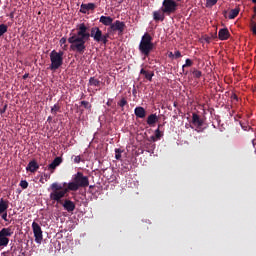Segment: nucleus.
Instances as JSON below:
<instances>
[{
	"mask_svg": "<svg viewBox=\"0 0 256 256\" xmlns=\"http://www.w3.org/2000/svg\"><path fill=\"white\" fill-rule=\"evenodd\" d=\"M253 12H254V13H256V7H255V8H253Z\"/></svg>",
	"mask_w": 256,
	"mask_h": 256,
	"instance_id": "a18cd8bd",
	"label": "nucleus"
},
{
	"mask_svg": "<svg viewBox=\"0 0 256 256\" xmlns=\"http://www.w3.org/2000/svg\"><path fill=\"white\" fill-rule=\"evenodd\" d=\"M231 99L238 100V97L236 96V94H234L231 96Z\"/></svg>",
	"mask_w": 256,
	"mask_h": 256,
	"instance_id": "37998d69",
	"label": "nucleus"
},
{
	"mask_svg": "<svg viewBox=\"0 0 256 256\" xmlns=\"http://www.w3.org/2000/svg\"><path fill=\"white\" fill-rule=\"evenodd\" d=\"M27 77H29V74H27V73L23 74V80H26Z\"/></svg>",
	"mask_w": 256,
	"mask_h": 256,
	"instance_id": "79ce46f5",
	"label": "nucleus"
},
{
	"mask_svg": "<svg viewBox=\"0 0 256 256\" xmlns=\"http://www.w3.org/2000/svg\"><path fill=\"white\" fill-rule=\"evenodd\" d=\"M105 35L101 32L99 27H86L84 23L77 26V32L69 34V50L79 55H83L86 51V42H89V39L101 40V37Z\"/></svg>",
	"mask_w": 256,
	"mask_h": 256,
	"instance_id": "f257e3e1",
	"label": "nucleus"
},
{
	"mask_svg": "<svg viewBox=\"0 0 256 256\" xmlns=\"http://www.w3.org/2000/svg\"><path fill=\"white\" fill-rule=\"evenodd\" d=\"M50 113L52 115H57V113H59V104L52 106V108H50Z\"/></svg>",
	"mask_w": 256,
	"mask_h": 256,
	"instance_id": "bb28decb",
	"label": "nucleus"
},
{
	"mask_svg": "<svg viewBox=\"0 0 256 256\" xmlns=\"http://www.w3.org/2000/svg\"><path fill=\"white\" fill-rule=\"evenodd\" d=\"M52 121V117H47V122Z\"/></svg>",
	"mask_w": 256,
	"mask_h": 256,
	"instance_id": "c03bdc74",
	"label": "nucleus"
},
{
	"mask_svg": "<svg viewBox=\"0 0 256 256\" xmlns=\"http://www.w3.org/2000/svg\"><path fill=\"white\" fill-rule=\"evenodd\" d=\"M86 187L92 188V186H89V177L84 176V173L77 172V174L72 176V182H64L62 184L55 182L50 184V201L59 203L67 193L77 192L80 188Z\"/></svg>",
	"mask_w": 256,
	"mask_h": 256,
	"instance_id": "f03ea898",
	"label": "nucleus"
},
{
	"mask_svg": "<svg viewBox=\"0 0 256 256\" xmlns=\"http://www.w3.org/2000/svg\"><path fill=\"white\" fill-rule=\"evenodd\" d=\"M167 58L179 59V58H182V53L179 51H175V53L169 52V53H167Z\"/></svg>",
	"mask_w": 256,
	"mask_h": 256,
	"instance_id": "4be33fe9",
	"label": "nucleus"
},
{
	"mask_svg": "<svg viewBox=\"0 0 256 256\" xmlns=\"http://www.w3.org/2000/svg\"><path fill=\"white\" fill-rule=\"evenodd\" d=\"M62 208H64V211H67V213H72L75 209L74 202H72V200H64Z\"/></svg>",
	"mask_w": 256,
	"mask_h": 256,
	"instance_id": "f8f14e48",
	"label": "nucleus"
},
{
	"mask_svg": "<svg viewBox=\"0 0 256 256\" xmlns=\"http://www.w3.org/2000/svg\"><path fill=\"white\" fill-rule=\"evenodd\" d=\"M192 125L197 128V132H201V127L204 125V119H201L197 113H192Z\"/></svg>",
	"mask_w": 256,
	"mask_h": 256,
	"instance_id": "1a4fd4ad",
	"label": "nucleus"
},
{
	"mask_svg": "<svg viewBox=\"0 0 256 256\" xmlns=\"http://www.w3.org/2000/svg\"><path fill=\"white\" fill-rule=\"evenodd\" d=\"M140 75H143L145 80L152 81V76H154V73L151 71H146L145 69H140Z\"/></svg>",
	"mask_w": 256,
	"mask_h": 256,
	"instance_id": "a211bd4d",
	"label": "nucleus"
},
{
	"mask_svg": "<svg viewBox=\"0 0 256 256\" xmlns=\"http://www.w3.org/2000/svg\"><path fill=\"white\" fill-rule=\"evenodd\" d=\"M253 3H256V0H251Z\"/></svg>",
	"mask_w": 256,
	"mask_h": 256,
	"instance_id": "49530a36",
	"label": "nucleus"
},
{
	"mask_svg": "<svg viewBox=\"0 0 256 256\" xmlns=\"http://www.w3.org/2000/svg\"><path fill=\"white\" fill-rule=\"evenodd\" d=\"M37 169H40V165H37V162L35 160H30V162H28V166L25 167V171H28L30 173L37 172Z\"/></svg>",
	"mask_w": 256,
	"mask_h": 256,
	"instance_id": "ddd939ff",
	"label": "nucleus"
},
{
	"mask_svg": "<svg viewBox=\"0 0 256 256\" xmlns=\"http://www.w3.org/2000/svg\"><path fill=\"white\" fill-rule=\"evenodd\" d=\"M99 23H101L104 26L113 25V23H116V21H113V18L111 16H101L99 18Z\"/></svg>",
	"mask_w": 256,
	"mask_h": 256,
	"instance_id": "4468645a",
	"label": "nucleus"
},
{
	"mask_svg": "<svg viewBox=\"0 0 256 256\" xmlns=\"http://www.w3.org/2000/svg\"><path fill=\"white\" fill-rule=\"evenodd\" d=\"M162 137V133L160 132V128L155 129V136H150V140L155 142L157 140H160V138Z\"/></svg>",
	"mask_w": 256,
	"mask_h": 256,
	"instance_id": "b1692460",
	"label": "nucleus"
},
{
	"mask_svg": "<svg viewBox=\"0 0 256 256\" xmlns=\"http://www.w3.org/2000/svg\"><path fill=\"white\" fill-rule=\"evenodd\" d=\"M219 0H206V7H212L214 5H216V2H218Z\"/></svg>",
	"mask_w": 256,
	"mask_h": 256,
	"instance_id": "c756f323",
	"label": "nucleus"
},
{
	"mask_svg": "<svg viewBox=\"0 0 256 256\" xmlns=\"http://www.w3.org/2000/svg\"><path fill=\"white\" fill-rule=\"evenodd\" d=\"M125 105H128V101L125 98H121V101H118V107L123 108Z\"/></svg>",
	"mask_w": 256,
	"mask_h": 256,
	"instance_id": "7c9ffc66",
	"label": "nucleus"
},
{
	"mask_svg": "<svg viewBox=\"0 0 256 256\" xmlns=\"http://www.w3.org/2000/svg\"><path fill=\"white\" fill-rule=\"evenodd\" d=\"M109 32H118V36L123 35V31L125 30V23L122 21L116 20L114 24H109Z\"/></svg>",
	"mask_w": 256,
	"mask_h": 256,
	"instance_id": "0eeeda50",
	"label": "nucleus"
},
{
	"mask_svg": "<svg viewBox=\"0 0 256 256\" xmlns=\"http://www.w3.org/2000/svg\"><path fill=\"white\" fill-rule=\"evenodd\" d=\"M94 42L106 45L108 43V33L102 35L100 40H94Z\"/></svg>",
	"mask_w": 256,
	"mask_h": 256,
	"instance_id": "a878e982",
	"label": "nucleus"
},
{
	"mask_svg": "<svg viewBox=\"0 0 256 256\" xmlns=\"http://www.w3.org/2000/svg\"><path fill=\"white\" fill-rule=\"evenodd\" d=\"M73 161H74V164H79L81 162V157L80 156H73Z\"/></svg>",
	"mask_w": 256,
	"mask_h": 256,
	"instance_id": "58836bf2",
	"label": "nucleus"
},
{
	"mask_svg": "<svg viewBox=\"0 0 256 256\" xmlns=\"http://www.w3.org/2000/svg\"><path fill=\"white\" fill-rule=\"evenodd\" d=\"M62 164V157H55V160H52L50 165H47V170H50V173H55V169Z\"/></svg>",
	"mask_w": 256,
	"mask_h": 256,
	"instance_id": "9d476101",
	"label": "nucleus"
},
{
	"mask_svg": "<svg viewBox=\"0 0 256 256\" xmlns=\"http://www.w3.org/2000/svg\"><path fill=\"white\" fill-rule=\"evenodd\" d=\"M10 236H13V229L10 227L8 228H2L0 231V247H6L8 246V238Z\"/></svg>",
	"mask_w": 256,
	"mask_h": 256,
	"instance_id": "423d86ee",
	"label": "nucleus"
},
{
	"mask_svg": "<svg viewBox=\"0 0 256 256\" xmlns=\"http://www.w3.org/2000/svg\"><path fill=\"white\" fill-rule=\"evenodd\" d=\"M241 11L238 8L236 9H231V11L229 12V20H233L236 19V17H238V12Z\"/></svg>",
	"mask_w": 256,
	"mask_h": 256,
	"instance_id": "393cba45",
	"label": "nucleus"
},
{
	"mask_svg": "<svg viewBox=\"0 0 256 256\" xmlns=\"http://www.w3.org/2000/svg\"><path fill=\"white\" fill-rule=\"evenodd\" d=\"M146 123H148V125H150V126L157 123V115L156 114H150V116H148V120H146Z\"/></svg>",
	"mask_w": 256,
	"mask_h": 256,
	"instance_id": "5701e85b",
	"label": "nucleus"
},
{
	"mask_svg": "<svg viewBox=\"0 0 256 256\" xmlns=\"http://www.w3.org/2000/svg\"><path fill=\"white\" fill-rule=\"evenodd\" d=\"M42 178H45V181L49 180L50 179V175L48 174H44L42 175Z\"/></svg>",
	"mask_w": 256,
	"mask_h": 256,
	"instance_id": "a19ab883",
	"label": "nucleus"
},
{
	"mask_svg": "<svg viewBox=\"0 0 256 256\" xmlns=\"http://www.w3.org/2000/svg\"><path fill=\"white\" fill-rule=\"evenodd\" d=\"M192 65H193L192 59L184 60V65H182V73L184 75H187V71H185L184 68L192 67Z\"/></svg>",
	"mask_w": 256,
	"mask_h": 256,
	"instance_id": "6ab92c4d",
	"label": "nucleus"
},
{
	"mask_svg": "<svg viewBox=\"0 0 256 256\" xmlns=\"http://www.w3.org/2000/svg\"><path fill=\"white\" fill-rule=\"evenodd\" d=\"M165 13H162V11H155L153 12V20L158 22V21H164L165 20Z\"/></svg>",
	"mask_w": 256,
	"mask_h": 256,
	"instance_id": "f3484780",
	"label": "nucleus"
},
{
	"mask_svg": "<svg viewBox=\"0 0 256 256\" xmlns=\"http://www.w3.org/2000/svg\"><path fill=\"white\" fill-rule=\"evenodd\" d=\"M161 126L160 125H158V128H160Z\"/></svg>",
	"mask_w": 256,
	"mask_h": 256,
	"instance_id": "8fccbe9b",
	"label": "nucleus"
},
{
	"mask_svg": "<svg viewBox=\"0 0 256 256\" xmlns=\"http://www.w3.org/2000/svg\"><path fill=\"white\" fill-rule=\"evenodd\" d=\"M162 14L170 16L177 12V2L175 0H162V7H160V11Z\"/></svg>",
	"mask_w": 256,
	"mask_h": 256,
	"instance_id": "39448f33",
	"label": "nucleus"
},
{
	"mask_svg": "<svg viewBox=\"0 0 256 256\" xmlns=\"http://www.w3.org/2000/svg\"><path fill=\"white\" fill-rule=\"evenodd\" d=\"M218 36H219V40L226 41L228 40V37H230V33H228V29L222 28V29H219Z\"/></svg>",
	"mask_w": 256,
	"mask_h": 256,
	"instance_id": "dca6fc26",
	"label": "nucleus"
},
{
	"mask_svg": "<svg viewBox=\"0 0 256 256\" xmlns=\"http://www.w3.org/2000/svg\"><path fill=\"white\" fill-rule=\"evenodd\" d=\"M174 1L180 2V1H182V0H174Z\"/></svg>",
	"mask_w": 256,
	"mask_h": 256,
	"instance_id": "de8ad7c7",
	"label": "nucleus"
},
{
	"mask_svg": "<svg viewBox=\"0 0 256 256\" xmlns=\"http://www.w3.org/2000/svg\"><path fill=\"white\" fill-rule=\"evenodd\" d=\"M31 228H33L35 243H40V241H42V229L40 228V224L33 222V225H31Z\"/></svg>",
	"mask_w": 256,
	"mask_h": 256,
	"instance_id": "6e6552de",
	"label": "nucleus"
},
{
	"mask_svg": "<svg viewBox=\"0 0 256 256\" xmlns=\"http://www.w3.org/2000/svg\"><path fill=\"white\" fill-rule=\"evenodd\" d=\"M64 52L52 50L50 52V70L55 71L62 67Z\"/></svg>",
	"mask_w": 256,
	"mask_h": 256,
	"instance_id": "20e7f679",
	"label": "nucleus"
},
{
	"mask_svg": "<svg viewBox=\"0 0 256 256\" xmlns=\"http://www.w3.org/2000/svg\"><path fill=\"white\" fill-rule=\"evenodd\" d=\"M251 32H253V35H256V24L253 19H251Z\"/></svg>",
	"mask_w": 256,
	"mask_h": 256,
	"instance_id": "72a5a7b5",
	"label": "nucleus"
},
{
	"mask_svg": "<svg viewBox=\"0 0 256 256\" xmlns=\"http://www.w3.org/2000/svg\"><path fill=\"white\" fill-rule=\"evenodd\" d=\"M1 215V219H3V221L8 222V213L7 212H0Z\"/></svg>",
	"mask_w": 256,
	"mask_h": 256,
	"instance_id": "f704fd0d",
	"label": "nucleus"
},
{
	"mask_svg": "<svg viewBox=\"0 0 256 256\" xmlns=\"http://www.w3.org/2000/svg\"><path fill=\"white\" fill-rule=\"evenodd\" d=\"M252 17H253V19H255V15H253Z\"/></svg>",
	"mask_w": 256,
	"mask_h": 256,
	"instance_id": "09e8293b",
	"label": "nucleus"
},
{
	"mask_svg": "<svg viewBox=\"0 0 256 256\" xmlns=\"http://www.w3.org/2000/svg\"><path fill=\"white\" fill-rule=\"evenodd\" d=\"M19 186H20V188H22L23 190L27 189V181H25V180L20 181Z\"/></svg>",
	"mask_w": 256,
	"mask_h": 256,
	"instance_id": "c9c22d12",
	"label": "nucleus"
},
{
	"mask_svg": "<svg viewBox=\"0 0 256 256\" xmlns=\"http://www.w3.org/2000/svg\"><path fill=\"white\" fill-rule=\"evenodd\" d=\"M6 32H8V26L5 24L0 25V37H2Z\"/></svg>",
	"mask_w": 256,
	"mask_h": 256,
	"instance_id": "cd10ccee",
	"label": "nucleus"
},
{
	"mask_svg": "<svg viewBox=\"0 0 256 256\" xmlns=\"http://www.w3.org/2000/svg\"><path fill=\"white\" fill-rule=\"evenodd\" d=\"M241 125V129H243V131H250L253 130V128H250V126H248L247 124L240 122Z\"/></svg>",
	"mask_w": 256,
	"mask_h": 256,
	"instance_id": "473e14b6",
	"label": "nucleus"
},
{
	"mask_svg": "<svg viewBox=\"0 0 256 256\" xmlns=\"http://www.w3.org/2000/svg\"><path fill=\"white\" fill-rule=\"evenodd\" d=\"M154 49L155 44L152 43V36L147 33L143 34V36L140 37V43L138 44V51L140 52V55L147 58Z\"/></svg>",
	"mask_w": 256,
	"mask_h": 256,
	"instance_id": "7ed1b4c3",
	"label": "nucleus"
},
{
	"mask_svg": "<svg viewBox=\"0 0 256 256\" xmlns=\"http://www.w3.org/2000/svg\"><path fill=\"white\" fill-rule=\"evenodd\" d=\"M192 76L194 77V79L201 78V71H199L197 69H192Z\"/></svg>",
	"mask_w": 256,
	"mask_h": 256,
	"instance_id": "c85d7f7f",
	"label": "nucleus"
},
{
	"mask_svg": "<svg viewBox=\"0 0 256 256\" xmlns=\"http://www.w3.org/2000/svg\"><path fill=\"white\" fill-rule=\"evenodd\" d=\"M96 9V5L94 3L82 4L79 6V13L86 14V12L92 11Z\"/></svg>",
	"mask_w": 256,
	"mask_h": 256,
	"instance_id": "9b49d317",
	"label": "nucleus"
},
{
	"mask_svg": "<svg viewBox=\"0 0 256 256\" xmlns=\"http://www.w3.org/2000/svg\"><path fill=\"white\" fill-rule=\"evenodd\" d=\"M8 109V104H3V107L0 108V114L3 115L5 113V110Z\"/></svg>",
	"mask_w": 256,
	"mask_h": 256,
	"instance_id": "4c0bfd02",
	"label": "nucleus"
},
{
	"mask_svg": "<svg viewBox=\"0 0 256 256\" xmlns=\"http://www.w3.org/2000/svg\"><path fill=\"white\" fill-rule=\"evenodd\" d=\"M65 43H69V38H64V37H62V38L60 39V45L62 46V45H64Z\"/></svg>",
	"mask_w": 256,
	"mask_h": 256,
	"instance_id": "ea45409f",
	"label": "nucleus"
},
{
	"mask_svg": "<svg viewBox=\"0 0 256 256\" xmlns=\"http://www.w3.org/2000/svg\"><path fill=\"white\" fill-rule=\"evenodd\" d=\"M115 152H116V156H115L116 160H121V149H116Z\"/></svg>",
	"mask_w": 256,
	"mask_h": 256,
	"instance_id": "e433bc0d",
	"label": "nucleus"
},
{
	"mask_svg": "<svg viewBox=\"0 0 256 256\" xmlns=\"http://www.w3.org/2000/svg\"><path fill=\"white\" fill-rule=\"evenodd\" d=\"M133 114L136 115V118L138 119H144L145 118V108L143 107H136V109L133 110Z\"/></svg>",
	"mask_w": 256,
	"mask_h": 256,
	"instance_id": "2eb2a0df",
	"label": "nucleus"
},
{
	"mask_svg": "<svg viewBox=\"0 0 256 256\" xmlns=\"http://www.w3.org/2000/svg\"><path fill=\"white\" fill-rule=\"evenodd\" d=\"M8 200L0 199V213L7 212Z\"/></svg>",
	"mask_w": 256,
	"mask_h": 256,
	"instance_id": "aec40b11",
	"label": "nucleus"
},
{
	"mask_svg": "<svg viewBox=\"0 0 256 256\" xmlns=\"http://www.w3.org/2000/svg\"><path fill=\"white\" fill-rule=\"evenodd\" d=\"M89 86L91 87H99L101 85V81L99 79H96L95 77L89 78Z\"/></svg>",
	"mask_w": 256,
	"mask_h": 256,
	"instance_id": "412c9836",
	"label": "nucleus"
},
{
	"mask_svg": "<svg viewBox=\"0 0 256 256\" xmlns=\"http://www.w3.org/2000/svg\"><path fill=\"white\" fill-rule=\"evenodd\" d=\"M80 105L84 106V109L86 110H91V104H89L87 101L80 102Z\"/></svg>",
	"mask_w": 256,
	"mask_h": 256,
	"instance_id": "2f4dec72",
	"label": "nucleus"
}]
</instances>
